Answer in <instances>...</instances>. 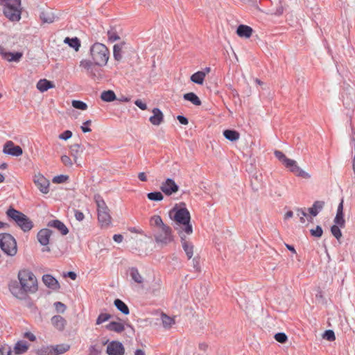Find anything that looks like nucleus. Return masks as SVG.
<instances>
[{
  "label": "nucleus",
  "mask_w": 355,
  "mask_h": 355,
  "mask_svg": "<svg viewBox=\"0 0 355 355\" xmlns=\"http://www.w3.org/2000/svg\"><path fill=\"white\" fill-rule=\"evenodd\" d=\"M101 98L103 101L112 102L116 99V95L112 90H107L101 93Z\"/></svg>",
  "instance_id": "nucleus-39"
},
{
  "label": "nucleus",
  "mask_w": 355,
  "mask_h": 355,
  "mask_svg": "<svg viewBox=\"0 0 355 355\" xmlns=\"http://www.w3.org/2000/svg\"><path fill=\"white\" fill-rule=\"evenodd\" d=\"M96 202L97 205V210L98 211H105L108 209L105 202L103 199H101L99 197L96 199Z\"/></svg>",
  "instance_id": "nucleus-48"
},
{
  "label": "nucleus",
  "mask_w": 355,
  "mask_h": 355,
  "mask_svg": "<svg viewBox=\"0 0 355 355\" xmlns=\"http://www.w3.org/2000/svg\"><path fill=\"white\" fill-rule=\"evenodd\" d=\"M147 198L152 201H161L164 199V196L160 191H155L148 193Z\"/></svg>",
  "instance_id": "nucleus-41"
},
{
  "label": "nucleus",
  "mask_w": 355,
  "mask_h": 355,
  "mask_svg": "<svg viewBox=\"0 0 355 355\" xmlns=\"http://www.w3.org/2000/svg\"><path fill=\"white\" fill-rule=\"evenodd\" d=\"M40 18L43 23L51 24L58 19V17L51 9L47 8L41 11Z\"/></svg>",
  "instance_id": "nucleus-13"
},
{
  "label": "nucleus",
  "mask_w": 355,
  "mask_h": 355,
  "mask_svg": "<svg viewBox=\"0 0 355 355\" xmlns=\"http://www.w3.org/2000/svg\"><path fill=\"white\" fill-rule=\"evenodd\" d=\"M4 15L12 21H18L21 19V7L19 5L8 3L3 6Z\"/></svg>",
  "instance_id": "nucleus-7"
},
{
  "label": "nucleus",
  "mask_w": 355,
  "mask_h": 355,
  "mask_svg": "<svg viewBox=\"0 0 355 355\" xmlns=\"http://www.w3.org/2000/svg\"><path fill=\"white\" fill-rule=\"evenodd\" d=\"M160 190L166 195V196H171L173 193H175L179 190V186L175 182V181L171 178H167L165 181H164L161 186Z\"/></svg>",
  "instance_id": "nucleus-9"
},
{
  "label": "nucleus",
  "mask_w": 355,
  "mask_h": 355,
  "mask_svg": "<svg viewBox=\"0 0 355 355\" xmlns=\"http://www.w3.org/2000/svg\"><path fill=\"white\" fill-rule=\"evenodd\" d=\"M340 226L334 225L331 227V234L336 237L337 240H339L342 237V232L340 230Z\"/></svg>",
  "instance_id": "nucleus-47"
},
{
  "label": "nucleus",
  "mask_w": 355,
  "mask_h": 355,
  "mask_svg": "<svg viewBox=\"0 0 355 355\" xmlns=\"http://www.w3.org/2000/svg\"><path fill=\"white\" fill-rule=\"evenodd\" d=\"M180 236L181 238L182 248H183L188 259H190L193 257V245L191 243H190L189 241H188L186 239V237L184 235V234H181V235H180Z\"/></svg>",
  "instance_id": "nucleus-17"
},
{
  "label": "nucleus",
  "mask_w": 355,
  "mask_h": 355,
  "mask_svg": "<svg viewBox=\"0 0 355 355\" xmlns=\"http://www.w3.org/2000/svg\"><path fill=\"white\" fill-rule=\"evenodd\" d=\"M284 166L291 173H294L296 176L300 177L304 179H309L311 178L310 174L302 170L298 165L295 160L289 159L284 164Z\"/></svg>",
  "instance_id": "nucleus-8"
},
{
  "label": "nucleus",
  "mask_w": 355,
  "mask_h": 355,
  "mask_svg": "<svg viewBox=\"0 0 355 355\" xmlns=\"http://www.w3.org/2000/svg\"><path fill=\"white\" fill-rule=\"evenodd\" d=\"M8 288L11 293L17 298H21L22 295L25 294V292L22 291L21 286H19L17 281L11 282Z\"/></svg>",
  "instance_id": "nucleus-22"
},
{
  "label": "nucleus",
  "mask_w": 355,
  "mask_h": 355,
  "mask_svg": "<svg viewBox=\"0 0 355 355\" xmlns=\"http://www.w3.org/2000/svg\"><path fill=\"white\" fill-rule=\"evenodd\" d=\"M149 223L150 225L155 229L153 236L157 244L166 246L173 241L172 229L164 223L159 216H153L150 218Z\"/></svg>",
  "instance_id": "nucleus-2"
},
{
  "label": "nucleus",
  "mask_w": 355,
  "mask_h": 355,
  "mask_svg": "<svg viewBox=\"0 0 355 355\" xmlns=\"http://www.w3.org/2000/svg\"><path fill=\"white\" fill-rule=\"evenodd\" d=\"M0 355H16L13 354L10 347L7 345H1L0 347Z\"/></svg>",
  "instance_id": "nucleus-53"
},
{
  "label": "nucleus",
  "mask_w": 355,
  "mask_h": 355,
  "mask_svg": "<svg viewBox=\"0 0 355 355\" xmlns=\"http://www.w3.org/2000/svg\"><path fill=\"white\" fill-rule=\"evenodd\" d=\"M6 215L12 219L24 232H29L33 227V222L26 215L12 207L6 211Z\"/></svg>",
  "instance_id": "nucleus-5"
},
{
  "label": "nucleus",
  "mask_w": 355,
  "mask_h": 355,
  "mask_svg": "<svg viewBox=\"0 0 355 355\" xmlns=\"http://www.w3.org/2000/svg\"><path fill=\"white\" fill-rule=\"evenodd\" d=\"M129 275L132 279L139 284H141L144 282V277L139 273L138 269L135 267H132L128 270Z\"/></svg>",
  "instance_id": "nucleus-25"
},
{
  "label": "nucleus",
  "mask_w": 355,
  "mask_h": 355,
  "mask_svg": "<svg viewBox=\"0 0 355 355\" xmlns=\"http://www.w3.org/2000/svg\"><path fill=\"white\" fill-rule=\"evenodd\" d=\"M3 152L5 154L14 157H19L23 154V150L19 146H16L12 141H8L3 146Z\"/></svg>",
  "instance_id": "nucleus-11"
},
{
  "label": "nucleus",
  "mask_w": 355,
  "mask_h": 355,
  "mask_svg": "<svg viewBox=\"0 0 355 355\" xmlns=\"http://www.w3.org/2000/svg\"><path fill=\"white\" fill-rule=\"evenodd\" d=\"M74 211L76 219L78 221H82L85 218L83 213L79 210H75Z\"/></svg>",
  "instance_id": "nucleus-61"
},
{
  "label": "nucleus",
  "mask_w": 355,
  "mask_h": 355,
  "mask_svg": "<svg viewBox=\"0 0 355 355\" xmlns=\"http://www.w3.org/2000/svg\"><path fill=\"white\" fill-rule=\"evenodd\" d=\"M28 349V345L25 341H19L14 347L15 354H21L25 353Z\"/></svg>",
  "instance_id": "nucleus-29"
},
{
  "label": "nucleus",
  "mask_w": 355,
  "mask_h": 355,
  "mask_svg": "<svg viewBox=\"0 0 355 355\" xmlns=\"http://www.w3.org/2000/svg\"><path fill=\"white\" fill-rule=\"evenodd\" d=\"M71 103L72 106L78 110H85L87 108V104L81 101L73 100Z\"/></svg>",
  "instance_id": "nucleus-45"
},
{
  "label": "nucleus",
  "mask_w": 355,
  "mask_h": 355,
  "mask_svg": "<svg viewBox=\"0 0 355 355\" xmlns=\"http://www.w3.org/2000/svg\"><path fill=\"white\" fill-rule=\"evenodd\" d=\"M162 324L164 328H170L171 326L175 324V320L173 318H171L168 315H166L164 313L162 314L161 316Z\"/></svg>",
  "instance_id": "nucleus-40"
},
{
  "label": "nucleus",
  "mask_w": 355,
  "mask_h": 355,
  "mask_svg": "<svg viewBox=\"0 0 355 355\" xmlns=\"http://www.w3.org/2000/svg\"><path fill=\"white\" fill-rule=\"evenodd\" d=\"M183 98L184 100L190 101L195 105H200L202 103L198 96L193 92L184 94Z\"/></svg>",
  "instance_id": "nucleus-30"
},
{
  "label": "nucleus",
  "mask_w": 355,
  "mask_h": 355,
  "mask_svg": "<svg viewBox=\"0 0 355 355\" xmlns=\"http://www.w3.org/2000/svg\"><path fill=\"white\" fill-rule=\"evenodd\" d=\"M106 352L108 355H124L125 348L119 341H112L107 347Z\"/></svg>",
  "instance_id": "nucleus-12"
},
{
  "label": "nucleus",
  "mask_w": 355,
  "mask_h": 355,
  "mask_svg": "<svg viewBox=\"0 0 355 355\" xmlns=\"http://www.w3.org/2000/svg\"><path fill=\"white\" fill-rule=\"evenodd\" d=\"M67 180H68V176L64 175H60L55 176L53 178L52 181L53 183L60 184V183H63V182H66Z\"/></svg>",
  "instance_id": "nucleus-56"
},
{
  "label": "nucleus",
  "mask_w": 355,
  "mask_h": 355,
  "mask_svg": "<svg viewBox=\"0 0 355 355\" xmlns=\"http://www.w3.org/2000/svg\"><path fill=\"white\" fill-rule=\"evenodd\" d=\"M106 329L116 333H121L125 330V326L122 322L112 321L105 326Z\"/></svg>",
  "instance_id": "nucleus-27"
},
{
  "label": "nucleus",
  "mask_w": 355,
  "mask_h": 355,
  "mask_svg": "<svg viewBox=\"0 0 355 355\" xmlns=\"http://www.w3.org/2000/svg\"><path fill=\"white\" fill-rule=\"evenodd\" d=\"M98 219L102 227H107L111 223L109 210L98 211Z\"/></svg>",
  "instance_id": "nucleus-21"
},
{
  "label": "nucleus",
  "mask_w": 355,
  "mask_h": 355,
  "mask_svg": "<svg viewBox=\"0 0 355 355\" xmlns=\"http://www.w3.org/2000/svg\"><path fill=\"white\" fill-rule=\"evenodd\" d=\"M33 182L38 189L44 194L49 191V181L42 174L38 173L33 177Z\"/></svg>",
  "instance_id": "nucleus-10"
},
{
  "label": "nucleus",
  "mask_w": 355,
  "mask_h": 355,
  "mask_svg": "<svg viewBox=\"0 0 355 355\" xmlns=\"http://www.w3.org/2000/svg\"><path fill=\"white\" fill-rule=\"evenodd\" d=\"M42 281L48 288L52 290L56 291L60 288V284L58 280L51 275H43Z\"/></svg>",
  "instance_id": "nucleus-15"
},
{
  "label": "nucleus",
  "mask_w": 355,
  "mask_h": 355,
  "mask_svg": "<svg viewBox=\"0 0 355 355\" xmlns=\"http://www.w3.org/2000/svg\"><path fill=\"white\" fill-rule=\"evenodd\" d=\"M125 43L122 42L119 44H114L113 47V56L115 60L121 61L123 58V49L125 46Z\"/></svg>",
  "instance_id": "nucleus-26"
},
{
  "label": "nucleus",
  "mask_w": 355,
  "mask_h": 355,
  "mask_svg": "<svg viewBox=\"0 0 355 355\" xmlns=\"http://www.w3.org/2000/svg\"><path fill=\"white\" fill-rule=\"evenodd\" d=\"M24 337L28 339L31 341H35L36 339L35 336L31 332H25L24 334Z\"/></svg>",
  "instance_id": "nucleus-64"
},
{
  "label": "nucleus",
  "mask_w": 355,
  "mask_h": 355,
  "mask_svg": "<svg viewBox=\"0 0 355 355\" xmlns=\"http://www.w3.org/2000/svg\"><path fill=\"white\" fill-rule=\"evenodd\" d=\"M324 205V201L317 200L313 203L311 207L308 209V211L311 216H316L322 211Z\"/></svg>",
  "instance_id": "nucleus-24"
},
{
  "label": "nucleus",
  "mask_w": 355,
  "mask_h": 355,
  "mask_svg": "<svg viewBox=\"0 0 355 355\" xmlns=\"http://www.w3.org/2000/svg\"><path fill=\"white\" fill-rule=\"evenodd\" d=\"M52 231L49 229L44 228L40 230L37 235V238L39 243L42 245H47L49 243V240Z\"/></svg>",
  "instance_id": "nucleus-14"
},
{
  "label": "nucleus",
  "mask_w": 355,
  "mask_h": 355,
  "mask_svg": "<svg viewBox=\"0 0 355 355\" xmlns=\"http://www.w3.org/2000/svg\"><path fill=\"white\" fill-rule=\"evenodd\" d=\"M54 306H55L56 311L60 313H64L66 309V306L60 302H55Z\"/></svg>",
  "instance_id": "nucleus-57"
},
{
  "label": "nucleus",
  "mask_w": 355,
  "mask_h": 355,
  "mask_svg": "<svg viewBox=\"0 0 355 355\" xmlns=\"http://www.w3.org/2000/svg\"><path fill=\"white\" fill-rule=\"evenodd\" d=\"M2 57L8 62H18L22 57L23 54L20 52L11 53L1 51Z\"/></svg>",
  "instance_id": "nucleus-23"
},
{
  "label": "nucleus",
  "mask_w": 355,
  "mask_h": 355,
  "mask_svg": "<svg viewBox=\"0 0 355 355\" xmlns=\"http://www.w3.org/2000/svg\"><path fill=\"white\" fill-rule=\"evenodd\" d=\"M107 37L108 40L111 42H114L120 39V37L119 36L117 33L113 30L107 31Z\"/></svg>",
  "instance_id": "nucleus-49"
},
{
  "label": "nucleus",
  "mask_w": 355,
  "mask_h": 355,
  "mask_svg": "<svg viewBox=\"0 0 355 355\" xmlns=\"http://www.w3.org/2000/svg\"><path fill=\"white\" fill-rule=\"evenodd\" d=\"M89 53L92 60L100 66L106 65L110 58L108 48L100 42H95L91 46Z\"/></svg>",
  "instance_id": "nucleus-4"
},
{
  "label": "nucleus",
  "mask_w": 355,
  "mask_h": 355,
  "mask_svg": "<svg viewBox=\"0 0 355 355\" xmlns=\"http://www.w3.org/2000/svg\"><path fill=\"white\" fill-rule=\"evenodd\" d=\"M70 347L67 344H61L53 346V354L55 355L62 354L69 349Z\"/></svg>",
  "instance_id": "nucleus-37"
},
{
  "label": "nucleus",
  "mask_w": 355,
  "mask_h": 355,
  "mask_svg": "<svg viewBox=\"0 0 355 355\" xmlns=\"http://www.w3.org/2000/svg\"><path fill=\"white\" fill-rule=\"evenodd\" d=\"M169 216L175 222L174 228L180 235L184 233L188 235L192 234L193 227L190 223V213L186 208L185 203L176 204L169 211Z\"/></svg>",
  "instance_id": "nucleus-1"
},
{
  "label": "nucleus",
  "mask_w": 355,
  "mask_h": 355,
  "mask_svg": "<svg viewBox=\"0 0 355 355\" xmlns=\"http://www.w3.org/2000/svg\"><path fill=\"white\" fill-rule=\"evenodd\" d=\"M114 306L116 309L125 315H128L130 313L128 306L121 300L116 299L114 302Z\"/></svg>",
  "instance_id": "nucleus-32"
},
{
  "label": "nucleus",
  "mask_w": 355,
  "mask_h": 355,
  "mask_svg": "<svg viewBox=\"0 0 355 355\" xmlns=\"http://www.w3.org/2000/svg\"><path fill=\"white\" fill-rule=\"evenodd\" d=\"M48 226L57 229L62 235H67L69 233V230L67 226L59 220H53L49 221L48 223Z\"/></svg>",
  "instance_id": "nucleus-19"
},
{
  "label": "nucleus",
  "mask_w": 355,
  "mask_h": 355,
  "mask_svg": "<svg viewBox=\"0 0 355 355\" xmlns=\"http://www.w3.org/2000/svg\"><path fill=\"white\" fill-rule=\"evenodd\" d=\"M135 104L142 110H146L147 109L146 104L139 99L135 101Z\"/></svg>",
  "instance_id": "nucleus-60"
},
{
  "label": "nucleus",
  "mask_w": 355,
  "mask_h": 355,
  "mask_svg": "<svg viewBox=\"0 0 355 355\" xmlns=\"http://www.w3.org/2000/svg\"><path fill=\"white\" fill-rule=\"evenodd\" d=\"M95 62L89 60H82L80 62V67L86 72L88 75L90 72V70L92 69L93 66L94 65Z\"/></svg>",
  "instance_id": "nucleus-35"
},
{
  "label": "nucleus",
  "mask_w": 355,
  "mask_h": 355,
  "mask_svg": "<svg viewBox=\"0 0 355 355\" xmlns=\"http://www.w3.org/2000/svg\"><path fill=\"white\" fill-rule=\"evenodd\" d=\"M323 338L329 341H333L336 339L334 332L332 330L325 331Z\"/></svg>",
  "instance_id": "nucleus-54"
},
{
  "label": "nucleus",
  "mask_w": 355,
  "mask_h": 355,
  "mask_svg": "<svg viewBox=\"0 0 355 355\" xmlns=\"http://www.w3.org/2000/svg\"><path fill=\"white\" fill-rule=\"evenodd\" d=\"M22 291L25 293H35L38 290L37 280L35 275L29 269L19 270L17 274Z\"/></svg>",
  "instance_id": "nucleus-3"
},
{
  "label": "nucleus",
  "mask_w": 355,
  "mask_h": 355,
  "mask_svg": "<svg viewBox=\"0 0 355 355\" xmlns=\"http://www.w3.org/2000/svg\"><path fill=\"white\" fill-rule=\"evenodd\" d=\"M177 119L182 125H187L189 123L188 119L184 116L178 115Z\"/></svg>",
  "instance_id": "nucleus-63"
},
{
  "label": "nucleus",
  "mask_w": 355,
  "mask_h": 355,
  "mask_svg": "<svg viewBox=\"0 0 355 355\" xmlns=\"http://www.w3.org/2000/svg\"><path fill=\"white\" fill-rule=\"evenodd\" d=\"M153 116L149 119L150 122L154 125H160L164 120V114L159 108H153L152 110Z\"/></svg>",
  "instance_id": "nucleus-16"
},
{
  "label": "nucleus",
  "mask_w": 355,
  "mask_h": 355,
  "mask_svg": "<svg viewBox=\"0 0 355 355\" xmlns=\"http://www.w3.org/2000/svg\"><path fill=\"white\" fill-rule=\"evenodd\" d=\"M37 355H51L53 354V346H42L37 349Z\"/></svg>",
  "instance_id": "nucleus-42"
},
{
  "label": "nucleus",
  "mask_w": 355,
  "mask_h": 355,
  "mask_svg": "<svg viewBox=\"0 0 355 355\" xmlns=\"http://www.w3.org/2000/svg\"><path fill=\"white\" fill-rule=\"evenodd\" d=\"M51 323L58 331H63L67 324L66 320L60 315L51 318Z\"/></svg>",
  "instance_id": "nucleus-18"
},
{
  "label": "nucleus",
  "mask_w": 355,
  "mask_h": 355,
  "mask_svg": "<svg viewBox=\"0 0 355 355\" xmlns=\"http://www.w3.org/2000/svg\"><path fill=\"white\" fill-rule=\"evenodd\" d=\"M54 87L53 84L46 79H41L37 83V89L41 92L47 91L50 88Z\"/></svg>",
  "instance_id": "nucleus-28"
},
{
  "label": "nucleus",
  "mask_w": 355,
  "mask_h": 355,
  "mask_svg": "<svg viewBox=\"0 0 355 355\" xmlns=\"http://www.w3.org/2000/svg\"><path fill=\"white\" fill-rule=\"evenodd\" d=\"M224 137L231 141H235L239 139L240 135L239 133L236 130H226L223 132Z\"/></svg>",
  "instance_id": "nucleus-34"
},
{
  "label": "nucleus",
  "mask_w": 355,
  "mask_h": 355,
  "mask_svg": "<svg viewBox=\"0 0 355 355\" xmlns=\"http://www.w3.org/2000/svg\"><path fill=\"white\" fill-rule=\"evenodd\" d=\"M80 145L74 144L70 146L71 155L73 157L75 163H77L78 156L79 154Z\"/></svg>",
  "instance_id": "nucleus-43"
},
{
  "label": "nucleus",
  "mask_w": 355,
  "mask_h": 355,
  "mask_svg": "<svg viewBox=\"0 0 355 355\" xmlns=\"http://www.w3.org/2000/svg\"><path fill=\"white\" fill-rule=\"evenodd\" d=\"M91 123V120H87L83 123V125L81 126V130L83 132H89L92 131V130L87 127V125H90Z\"/></svg>",
  "instance_id": "nucleus-59"
},
{
  "label": "nucleus",
  "mask_w": 355,
  "mask_h": 355,
  "mask_svg": "<svg viewBox=\"0 0 355 355\" xmlns=\"http://www.w3.org/2000/svg\"><path fill=\"white\" fill-rule=\"evenodd\" d=\"M275 339L280 343H285L287 341L288 338L284 333L280 332L275 335Z\"/></svg>",
  "instance_id": "nucleus-51"
},
{
  "label": "nucleus",
  "mask_w": 355,
  "mask_h": 355,
  "mask_svg": "<svg viewBox=\"0 0 355 355\" xmlns=\"http://www.w3.org/2000/svg\"><path fill=\"white\" fill-rule=\"evenodd\" d=\"M101 67V66H100L99 64L95 63L92 67V69L90 70V72L89 73L88 76L94 79L101 78L103 71L100 68Z\"/></svg>",
  "instance_id": "nucleus-36"
},
{
  "label": "nucleus",
  "mask_w": 355,
  "mask_h": 355,
  "mask_svg": "<svg viewBox=\"0 0 355 355\" xmlns=\"http://www.w3.org/2000/svg\"><path fill=\"white\" fill-rule=\"evenodd\" d=\"M334 223H336V225H339L340 227H344L345 224L344 214L340 213H336V216L334 218Z\"/></svg>",
  "instance_id": "nucleus-44"
},
{
  "label": "nucleus",
  "mask_w": 355,
  "mask_h": 355,
  "mask_svg": "<svg viewBox=\"0 0 355 355\" xmlns=\"http://www.w3.org/2000/svg\"><path fill=\"white\" fill-rule=\"evenodd\" d=\"M311 234L313 236L320 238L322 236L323 231L320 226L318 225L316 226L315 229H312L310 230Z\"/></svg>",
  "instance_id": "nucleus-52"
},
{
  "label": "nucleus",
  "mask_w": 355,
  "mask_h": 355,
  "mask_svg": "<svg viewBox=\"0 0 355 355\" xmlns=\"http://www.w3.org/2000/svg\"><path fill=\"white\" fill-rule=\"evenodd\" d=\"M275 157L284 165L286 161L288 159V157L279 150H275L274 153Z\"/></svg>",
  "instance_id": "nucleus-50"
},
{
  "label": "nucleus",
  "mask_w": 355,
  "mask_h": 355,
  "mask_svg": "<svg viewBox=\"0 0 355 355\" xmlns=\"http://www.w3.org/2000/svg\"><path fill=\"white\" fill-rule=\"evenodd\" d=\"M61 161L67 167L71 168L73 166V162H72L71 158L67 155H62L61 157Z\"/></svg>",
  "instance_id": "nucleus-55"
},
{
  "label": "nucleus",
  "mask_w": 355,
  "mask_h": 355,
  "mask_svg": "<svg viewBox=\"0 0 355 355\" xmlns=\"http://www.w3.org/2000/svg\"><path fill=\"white\" fill-rule=\"evenodd\" d=\"M252 33V28L247 25H239L236 29V33L241 37L249 38L251 37Z\"/></svg>",
  "instance_id": "nucleus-20"
},
{
  "label": "nucleus",
  "mask_w": 355,
  "mask_h": 355,
  "mask_svg": "<svg viewBox=\"0 0 355 355\" xmlns=\"http://www.w3.org/2000/svg\"><path fill=\"white\" fill-rule=\"evenodd\" d=\"M111 317L112 315L109 313H101L96 319V324H101L110 320Z\"/></svg>",
  "instance_id": "nucleus-46"
},
{
  "label": "nucleus",
  "mask_w": 355,
  "mask_h": 355,
  "mask_svg": "<svg viewBox=\"0 0 355 355\" xmlns=\"http://www.w3.org/2000/svg\"><path fill=\"white\" fill-rule=\"evenodd\" d=\"M206 76V72L199 71L191 76V80L196 84L202 85Z\"/></svg>",
  "instance_id": "nucleus-33"
},
{
  "label": "nucleus",
  "mask_w": 355,
  "mask_h": 355,
  "mask_svg": "<svg viewBox=\"0 0 355 355\" xmlns=\"http://www.w3.org/2000/svg\"><path fill=\"white\" fill-rule=\"evenodd\" d=\"M0 248L8 256H15L17 252L15 239L8 233L0 234Z\"/></svg>",
  "instance_id": "nucleus-6"
},
{
  "label": "nucleus",
  "mask_w": 355,
  "mask_h": 355,
  "mask_svg": "<svg viewBox=\"0 0 355 355\" xmlns=\"http://www.w3.org/2000/svg\"><path fill=\"white\" fill-rule=\"evenodd\" d=\"M284 6L281 0H277L275 8L270 10V14L276 16H280L284 13Z\"/></svg>",
  "instance_id": "nucleus-31"
},
{
  "label": "nucleus",
  "mask_w": 355,
  "mask_h": 355,
  "mask_svg": "<svg viewBox=\"0 0 355 355\" xmlns=\"http://www.w3.org/2000/svg\"><path fill=\"white\" fill-rule=\"evenodd\" d=\"M72 136V132L70 130H65L59 135V139L62 140H67Z\"/></svg>",
  "instance_id": "nucleus-58"
},
{
  "label": "nucleus",
  "mask_w": 355,
  "mask_h": 355,
  "mask_svg": "<svg viewBox=\"0 0 355 355\" xmlns=\"http://www.w3.org/2000/svg\"><path fill=\"white\" fill-rule=\"evenodd\" d=\"M64 42V43L68 44L69 46L74 49L76 51H78L79 50V48L80 46V42L77 37H66Z\"/></svg>",
  "instance_id": "nucleus-38"
},
{
  "label": "nucleus",
  "mask_w": 355,
  "mask_h": 355,
  "mask_svg": "<svg viewBox=\"0 0 355 355\" xmlns=\"http://www.w3.org/2000/svg\"><path fill=\"white\" fill-rule=\"evenodd\" d=\"M21 0H0V4H8V3L19 5Z\"/></svg>",
  "instance_id": "nucleus-62"
}]
</instances>
